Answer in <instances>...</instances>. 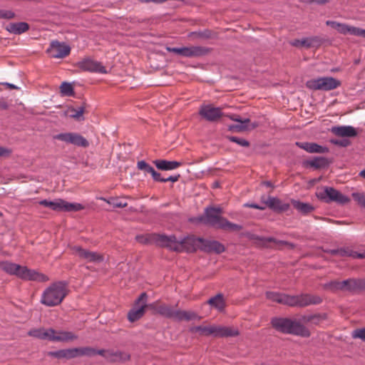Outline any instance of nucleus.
<instances>
[{"label":"nucleus","instance_id":"338daca9","mask_svg":"<svg viewBox=\"0 0 365 365\" xmlns=\"http://www.w3.org/2000/svg\"><path fill=\"white\" fill-rule=\"evenodd\" d=\"M51 200H41L39 202V204L41 205H43L45 207H51Z\"/></svg>","mask_w":365,"mask_h":365},{"label":"nucleus","instance_id":"13d9d810","mask_svg":"<svg viewBox=\"0 0 365 365\" xmlns=\"http://www.w3.org/2000/svg\"><path fill=\"white\" fill-rule=\"evenodd\" d=\"M150 175L152 176L154 181L163 182V180L164 178H162L160 173L155 171V169L153 170V172H152Z\"/></svg>","mask_w":365,"mask_h":365},{"label":"nucleus","instance_id":"0eeeda50","mask_svg":"<svg viewBox=\"0 0 365 365\" xmlns=\"http://www.w3.org/2000/svg\"><path fill=\"white\" fill-rule=\"evenodd\" d=\"M317 197L325 202H335L339 205H345L349 202V198L331 187H324L323 190L317 192Z\"/></svg>","mask_w":365,"mask_h":365},{"label":"nucleus","instance_id":"5701e85b","mask_svg":"<svg viewBox=\"0 0 365 365\" xmlns=\"http://www.w3.org/2000/svg\"><path fill=\"white\" fill-rule=\"evenodd\" d=\"M296 145L309 153H327L329 148L316 143L296 142Z\"/></svg>","mask_w":365,"mask_h":365},{"label":"nucleus","instance_id":"de8ad7c7","mask_svg":"<svg viewBox=\"0 0 365 365\" xmlns=\"http://www.w3.org/2000/svg\"><path fill=\"white\" fill-rule=\"evenodd\" d=\"M351 195L359 205L365 207V194L360 192H353Z\"/></svg>","mask_w":365,"mask_h":365},{"label":"nucleus","instance_id":"a211bd4d","mask_svg":"<svg viewBox=\"0 0 365 365\" xmlns=\"http://www.w3.org/2000/svg\"><path fill=\"white\" fill-rule=\"evenodd\" d=\"M54 211H78L83 209V206L80 203L68 202L61 199H57L51 202L50 207Z\"/></svg>","mask_w":365,"mask_h":365},{"label":"nucleus","instance_id":"79ce46f5","mask_svg":"<svg viewBox=\"0 0 365 365\" xmlns=\"http://www.w3.org/2000/svg\"><path fill=\"white\" fill-rule=\"evenodd\" d=\"M137 168L144 173V175L151 174L154 168L147 163L145 160H140L137 163Z\"/></svg>","mask_w":365,"mask_h":365},{"label":"nucleus","instance_id":"423d86ee","mask_svg":"<svg viewBox=\"0 0 365 365\" xmlns=\"http://www.w3.org/2000/svg\"><path fill=\"white\" fill-rule=\"evenodd\" d=\"M340 81L333 77H319L307 81L306 86L314 91H331L340 86Z\"/></svg>","mask_w":365,"mask_h":365},{"label":"nucleus","instance_id":"b1692460","mask_svg":"<svg viewBox=\"0 0 365 365\" xmlns=\"http://www.w3.org/2000/svg\"><path fill=\"white\" fill-rule=\"evenodd\" d=\"M54 333V329L52 328H38L32 329L28 331V335L41 340H48L51 341L52 334Z\"/></svg>","mask_w":365,"mask_h":365},{"label":"nucleus","instance_id":"e2e57ef3","mask_svg":"<svg viewBox=\"0 0 365 365\" xmlns=\"http://www.w3.org/2000/svg\"><path fill=\"white\" fill-rule=\"evenodd\" d=\"M328 1L329 0H307L308 4H316L319 5L324 4Z\"/></svg>","mask_w":365,"mask_h":365},{"label":"nucleus","instance_id":"2f4dec72","mask_svg":"<svg viewBox=\"0 0 365 365\" xmlns=\"http://www.w3.org/2000/svg\"><path fill=\"white\" fill-rule=\"evenodd\" d=\"M26 277L25 281H35L44 282L48 281V277L43 273L38 272L35 269H29L26 270Z\"/></svg>","mask_w":365,"mask_h":365},{"label":"nucleus","instance_id":"c9c22d12","mask_svg":"<svg viewBox=\"0 0 365 365\" xmlns=\"http://www.w3.org/2000/svg\"><path fill=\"white\" fill-rule=\"evenodd\" d=\"M339 256L341 257H350L356 259H365V251L363 252H358L351 250L350 248H339Z\"/></svg>","mask_w":365,"mask_h":365},{"label":"nucleus","instance_id":"1a4fd4ad","mask_svg":"<svg viewBox=\"0 0 365 365\" xmlns=\"http://www.w3.org/2000/svg\"><path fill=\"white\" fill-rule=\"evenodd\" d=\"M332 290L354 291L364 287V282L361 279L350 278L341 282L333 281L326 284Z\"/></svg>","mask_w":365,"mask_h":365},{"label":"nucleus","instance_id":"393cba45","mask_svg":"<svg viewBox=\"0 0 365 365\" xmlns=\"http://www.w3.org/2000/svg\"><path fill=\"white\" fill-rule=\"evenodd\" d=\"M226 116L228 117L232 120L237 123V124L229 125L228 126L229 130L236 131V132H242L244 130H246L248 128V125L250 121L249 118H245L242 120L239 116L230 115H226Z\"/></svg>","mask_w":365,"mask_h":365},{"label":"nucleus","instance_id":"864d4df0","mask_svg":"<svg viewBox=\"0 0 365 365\" xmlns=\"http://www.w3.org/2000/svg\"><path fill=\"white\" fill-rule=\"evenodd\" d=\"M330 142L336 145H339L341 147H346L349 144V141L348 140H339V139H331Z\"/></svg>","mask_w":365,"mask_h":365},{"label":"nucleus","instance_id":"c756f323","mask_svg":"<svg viewBox=\"0 0 365 365\" xmlns=\"http://www.w3.org/2000/svg\"><path fill=\"white\" fill-rule=\"evenodd\" d=\"M75 348L49 351L48 355L57 359H73L76 357Z\"/></svg>","mask_w":365,"mask_h":365},{"label":"nucleus","instance_id":"c03bdc74","mask_svg":"<svg viewBox=\"0 0 365 365\" xmlns=\"http://www.w3.org/2000/svg\"><path fill=\"white\" fill-rule=\"evenodd\" d=\"M185 311L174 309L173 314L171 319L175 321L181 322L185 320Z\"/></svg>","mask_w":365,"mask_h":365},{"label":"nucleus","instance_id":"f3484780","mask_svg":"<svg viewBox=\"0 0 365 365\" xmlns=\"http://www.w3.org/2000/svg\"><path fill=\"white\" fill-rule=\"evenodd\" d=\"M98 354L103 356L108 361L112 362L116 361H125L129 360L130 355L124 351H111V350H104V349H95V355Z\"/></svg>","mask_w":365,"mask_h":365},{"label":"nucleus","instance_id":"3c124183","mask_svg":"<svg viewBox=\"0 0 365 365\" xmlns=\"http://www.w3.org/2000/svg\"><path fill=\"white\" fill-rule=\"evenodd\" d=\"M201 319V317H200L197 313L192 311H185V320L190 321V320H200Z\"/></svg>","mask_w":365,"mask_h":365},{"label":"nucleus","instance_id":"49530a36","mask_svg":"<svg viewBox=\"0 0 365 365\" xmlns=\"http://www.w3.org/2000/svg\"><path fill=\"white\" fill-rule=\"evenodd\" d=\"M107 202L110 204L113 207H125L128 205V203L120 199H112L108 200Z\"/></svg>","mask_w":365,"mask_h":365},{"label":"nucleus","instance_id":"f257e3e1","mask_svg":"<svg viewBox=\"0 0 365 365\" xmlns=\"http://www.w3.org/2000/svg\"><path fill=\"white\" fill-rule=\"evenodd\" d=\"M221 207H209L205 210L203 215L198 217V221L217 228L225 230H240L242 226L232 223L221 216Z\"/></svg>","mask_w":365,"mask_h":365},{"label":"nucleus","instance_id":"37998d69","mask_svg":"<svg viewBox=\"0 0 365 365\" xmlns=\"http://www.w3.org/2000/svg\"><path fill=\"white\" fill-rule=\"evenodd\" d=\"M349 34L356 36H362L364 37L365 29H362L360 28L348 26L346 34Z\"/></svg>","mask_w":365,"mask_h":365},{"label":"nucleus","instance_id":"4468645a","mask_svg":"<svg viewBox=\"0 0 365 365\" xmlns=\"http://www.w3.org/2000/svg\"><path fill=\"white\" fill-rule=\"evenodd\" d=\"M0 267L2 270L9 274L15 275L22 280L26 279L27 274L26 270H28L27 267L21 266L19 264L6 261L0 262Z\"/></svg>","mask_w":365,"mask_h":365},{"label":"nucleus","instance_id":"69168bd1","mask_svg":"<svg viewBox=\"0 0 365 365\" xmlns=\"http://www.w3.org/2000/svg\"><path fill=\"white\" fill-rule=\"evenodd\" d=\"M199 36L207 38L210 36V32L207 30L198 33Z\"/></svg>","mask_w":365,"mask_h":365},{"label":"nucleus","instance_id":"473e14b6","mask_svg":"<svg viewBox=\"0 0 365 365\" xmlns=\"http://www.w3.org/2000/svg\"><path fill=\"white\" fill-rule=\"evenodd\" d=\"M207 302L211 307L215 308L219 312L223 311L225 307L223 295L220 293L211 297Z\"/></svg>","mask_w":365,"mask_h":365},{"label":"nucleus","instance_id":"bb28decb","mask_svg":"<svg viewBox=\"0 0 365 365\" xmlns=\"http://www.w3.org/2000/svg\"><path fill=\"white\" fill-rule=\"evenodd\" d=\"M77 339V336L71 331H56L54 329V333L52 334L51 341L66 342L73 341Z\"/></svg>","mask_w":365,"mask_h":365},{"label":"nucleus","instance_id":"dca6fc26","mask_svg":"<svg viewBox=\"0 0 365 365\" xmlns=\"http://www.w3.org/2000/svg\"><path fill=\"white\" fill-rule=\"evenodd\" d=\"M73 253L81 259L87 262H101L103 261V257L96 252H91L88 250L83 249L81 247L75 246L73 247Z\"/></svg>","mask_w":365,"mask_h":365},{"label":"nucleus","instance_id":"bf43d9fd","mask_svg":"<svg viewBox=\"0 0 365 365\" xmlns=\"http://www.w3.org/2000/svg\"><path fill=\"white\" fill-rule=\"evenodd\" d=\"M313 316H319V318H314L312 324H318L320 322L324 320L327 318L326 314H313Z\"/></svg>","mask_w":365,"mask_h":365},{"label":"nucleus","instance_id":"4be33fe9","mask_svg":"<svg viewBox=\"0 0 365 365\" xmlns=\"http://www.w3.org/2000/svg\"><path fill=\"white\" fill-rule=\"evenodd\" d=\"M200 250L206 252L220 254L225 251V246L218 241L202 238Z\"/></svg>","mask_w":365,"mask_h":365},{"label":"nucleus","instance_id":"a18cd8bd","mask_svg":"<svg viewBox=\"0 0 365 365\" xmlns=\"http://www.w3.org/2000/svg\"><path fill=\"white\" fill-rule=\"evenodd\" d=\"M84 112V108L80 107L77 110L72 109L71 113L69 115L71 118H74L76 120H81L83 119V114Z\"/></svg>","mask_w":365,"mask_h":365},{"label":"nucleus","instance_id":"20e7f679","mask_svg":"<svg viewBox=\"0 0 365 365\" xmlns=\"http://www.w3.org/2000/svg\"><path fill=\"white\" fill-rule=\"evenodd\" d=\"M66 294V284L63 282H56L43 292L40 302L46 307H55L62 302Z\"/></svg>","mask_w":365,"mask_h":365},{"label":"nucleus","instance_id":"052dcab7","mask_svg":"<svg viewBox=\"0 0 365 365\" xmlns=\"http://www.w3.org/2000/svg\"><path fill=\"white\" fill-rule=\"evenodd\" d=\"M179 178H180V175H170L168 178H164L163 180V182H169V181L175 182L178 180Z\"/></svg>","mask_w":365,"mask_h":365},{"label":"nucleus","instance_id":"9d476101","mask_svg":"<svg viewBox=\"0 0 365 365\" xmlns=\"http://www.w3.org/2000/svg\"><path fill=\"white\" fill-rule=\"evenodd\" d=\"M322 299L317 295L302 294L299 295H290L289 307H304L312 304H318Z\"/></svg>","mask_w":365,"mask_h":365},{"label":"nucleus","instance_id":"09e8293b","mask_svg":"<svg viewBox=\"0 0 365 365\" xmlns=\"http://www.w3.org/2000/svg\"><path fill=\"white\" fill-rule=\"evenodd\" d=\"M351 336L354 339H360L365 341V328L354 330L351 333Z\"/></svg>","mask_w":365,"mask_h":365},{"label":"nucleus","instance_id":"f03ea898","mask_svg":"<svg viewBox=\"0 0 365 365\" xmlns=\"http://www.w3.org/2000/svg\"><path fill=\"white\" fill-rule=\"evenodd\" d=\"M163 240L167 242L166 247L170 250L176 252H193L197 248L200 250L202 237H195L194 236H185L177 238L175 235H168L167 237H163Z\"/></svg>","mask_w":365,"mask_h":365},{"label":"nucleus","instance_id":"39448f33","mask_svg":"<svg viewBox=\"0 0 365 365\" xmlns=\"http://www.w3.org/2000/svg\"><path fill=\"white\" fill-rule=\"evenodd\" d=\"M190 331L192 333L199 332L202 336H212L219 338L237 336L240 334L237 328L220 325L195 326L191 327Z\"/></svg>","mask_w":365,"mask_h":365},{"label":"nucleus","instance_id":"a878e982","mask_svg":"<svg viewBox=\"0 0 365 365\" xmlns=\"http://www.w3.org/2000/svg\"><path fill=\"white\" fill-rule=\"evenodd\" d=\"M265 296L267 299L272 302L289 306V294L278 292H267Z\"/></svg>","mask_w":365,"mask_h":365},{"label":"nucleus","instance_id":"412c9836","mask_svg":"<svg viewBox=\"0 0 365 365\" xmlns=\"http://www.w3.org/2000/svg\"><path fill=\"white\" fill-rule=\"evenodd\" d=\"M168 235L159 234L141 235H137L135 240L141 244L155 243V245L166 247L167 242L163 240V237H167Z\"/></svg>","mask_w":365,"mask_h":365},{"label":"nucleus","instance_id":"6e6552de","mask_svg":"<svg viewBox=\"0 0 365 365\" xmlns=\"http://www.w3.org/2000/svg\"><path fill=\"white\" fill-rule=\"evenodd\" d=\"M167 51L183 57L194 58L207 55L210 51V49L204 46H192L180 48L167 47Z\"/></svg>","mask_w":365,"mask_h":365},{"label":"nucleus","instance_id":"4c0bfd02","mask_svg":"<svg viewBox=\"0 0 365 365\" xmlns=\"http://www.w3.org/2000/svg\"><path fill=\"white\" fill-rule=\"evenodd\" d=\"M326 24L335 29L339 33L341 34H346L348 26L345 24H341L334 21H327Z\"/></svg>","mask_w":365,"mask_h":365},{"label":"nucleus","instance_id":"6ab92c4d","mask_svg":"<svg viewBox=\"0 0 365 365\" xmlns=\"http://www.w3.org/2000/svg\"><path fill=\"white\" fill-rule=\"evenodd\" d=\"M71 48L68 45L58 41H53L51 43L48 52L51 56L55 58H62L70 53Z\"/></svg>","mask_w":365,"mask_h":365},{"label":"nucleus","instance_id":"5fc2aeb1","mask_svg":"<svg viewBox=\"0 0 365 365\" xmlns=\"http://www.w3.org/2000/svg\"><path fill=\"white\" fill-rule=\"evenodd\" d=\"M294 46H299L301 45L302 46L305 47H310L311 46V41L309 38H303L302 40H297L295 42L293 43Z\"/></svg>","mask_w":365,"mask_h":365},{"label":"nucleus","instance_id":"4d7b16f0","mask_svg":"<svg viewBox=\"0 0 365 365\" xmlns=\"http://www.w3.org/2000/svg\"><path fill=\"white\" fill-rule=\"evenodd\" d=\"M319 316H313V314L304 315L302 317L301 320L304 323H312L314 318H319Z\"/></svg>","mask_w":365,"mask_h":365},{"label":"nucleus","instance_id":"e433bc0d","mask_svg":"<svg viewBox=\"0 0 365 365\" xmlns=\"http://www.w3.org/2000/svg\"><path fill=\"white\" fill-rule=\"evenodd\" d=\"M155 311L160 315L165 318L171 319L173 314L174 308L170 305L163 304L158 305L155 308Z\"/></svg>","mask_w":365,"mask_h":365},{"label":"nucleus","instance_id":"f8f14e48","mask_svg":"<svg viewBox=\"0 0 365 365\" xmlns=\"http://www.w3.org/2000/svg\"><path fill=\"white\" fill-rule=\"evenodd\" d=\"M199 115L209 122H215L222 116H226L219 107L212 104H202L199 108Z\"/></svg>","mask_w":365,"mask_h":365},{"label":"nucleus","instance_id":"58836bf2","mask_svg":"<svg viewBox=\"0 0 365 365\" xmlns=\"http://www.w3.org/2000/svg\"><path fill=\"white\" fill-rule=\"evenodd\" d=\"M76 350V354L77 356H95V349L89 346L75 348Z\"/></svg>","mask_w":365,"mask_h":365},{"label":"nucleus","instance_id":"a19ab883","mask_svg":"<svg viewBox=\"0 0 365 365\" xmlns=\"http://www.w3.org/2000/svg\"><path fill=\"white\" fill-rule=\"evenodd\" d=\"M62 96H72L74 94L73 88L70 83L63 82L60 86Z\"/></svg>","mask_w":365,"mask_h":365},{"label":"nucleus","instance_id":"7c9ffc66","mask_svg":"<svg viewBox=\"0 0 365 365\" xmlns=\"http://www.w3.org/2000/svg\"><path fill=\"white\" fill-rule=\"evenodd\" d=\"M29 29V24L26 22L11 23L6 26V30L14 34H21Z\"/></svg>","mask_w":365,"mask_h":365},{"label":"nucleus","instance_id":"8fccbe9b","mask_svg":"<svg viewBox=\"0 0 365 365\" xmlns=\"http://www.w3.org/2000/svg\"><path fill=\"white\" fill-rule=\"evenodd\" d=\"M229 140L231 142H234L242 147H248L250 145L249 142L247 140L244 138H237L235 136L229 137Z\"/></svg>","mask_w":365,"mask_h":365},{"label":"nucleus","instance_id":"f704fd0d","mask_svg":"<svg viewBox=\"0 0 365 365\" xmlns=\"http://www.w3.org/2000/svg\"><path fill=\"white\" fill-rule=\"evenodd\" d=\"M292 203L295 209L303 215H307L314 210V207L309 203L299 200H292Z\"/></svg>","mask_w":365,"mask_h":365},{"label":"nucleus","instance_id":"680f3d73","mask_svg":"<svg viewBox=\"0 0 365 365\" xmlns=\"http://www.w3.org/2000/svg\"><path fill=\"white\" fill-rule=\"evenodd\" d=\"M11 153V150L10 149L0 146V157L8 156Z\"/></svg>","mask_w":365,"mask_h":365},{"label":"nucleus","instance_id":"774afa93","mask_svg":"<svg viewBox=\"0 0 365 365\" xmlns=\"http://www.w3.org/2000/svg\"><path fill=\"white\" fill-rule=\"evenodd\" d=\"M2 84L11 89H19V88L18 86H16V85H14L13 83L5 82V83H2Z\"/></svg>","mask_w":365,"mask_h":365},{"label":"nucleus","instance_id":"aec40b11","mask_svg":"<svg viewBox=\"0 0 365 365\" xmlns=\"http://www.w3.org/2000/svg\"><path fill=\"white\" fill-rule=\"evenodd\" d=\"M261 202L262 204H264L265 207H268L276 212L286 211L289 208V205L288 203L283 202L279 199L274 197L269 196L266 197L265 196H262Z\"/></svg>","mask_w":365,"mask_h":365},{"label":"nucleus","instance_id":"2eb2a0df","mask_svg":"<svg viewBox=\"0 0 365 365\" xmlns=\"http://www.w3.org/2000/svg\"><path fill=\"white\" fill-rule=\"evenodd\" d=\"M147 299L148 296L145 292L140 294L136 301V303L139 304V307H133L128 314V318L130 322H135L143 316L146 307Z\"/></svg>","mask_w":365,"mask_h":365},{"label":"nucleus","instance_id":"ea45409f","mask_svg":"<svg viewBox=\"0 0 365 365\" xmlns=\"http://www.w3.org/2000/svg\"><path fill=\"white\" fill-rule=\"evenodd\" d=\"M253 239L257 240L263 243L274 242L278 245H290L292 247L293 246L292 244L289 243L288 242L282 241V240H277L275 238L272 237H259V236H255V237H253Z\"/></svg>","mask_w":365,"mask_h":365},{"label":"nucleus","instance_id":"0e129e2a","mask_svg":"<svg viewBox=\"0 0 365 365\" xmlns=\"http://www.w3.org/2000/svg\"><path fill=\"white\" fill-rule=\"evenodd\" d=\"M8 107L9 105L7 102L3 98H0V109L5 110L8 108Z\"/></svg>","mask_w":365,"mask_h":365},{"label":"nucleus","instance_id":"ddd939ff","mask_svg":"<svg viewBox=\"0 0 365 365\" xmlns=\"http://www.w3.org/2000/svg\"><path fill=\"white\" fill-rule=\"evenodd\" d=\"M78 67L84 71L106 73V68L98 61L91 58H86L77 63Z\"/></svg>","mask_w":365,"mask_h":365},{"label":"nucleus","instance_id":"603ef678","mask_svg":"<svg viewBox=\"0 0 365 365\" xmlns=\"http://www.w3.org/2000/svg\"><path fill=\"white\" fill-rule=\"evenodd\" d=\"M14 13L9 10L0 9V19H11L14 18Z\"/></svg>","mask_w":365,"mask_h":365},{"label":"nucleus","instance_id":"9b49d317","mask_svg":"<svg viewBox=\"0 0 365 365\" xmlns=\"http://www.w3.org/2000/svg\"><path fill=\"white\" fill-rule=\"evenodd\" d=\"M53 138L78 147L87 148L89 145L88 141L77 133H62L54 135Z\"/></svg>","mask_w":365,"mask_h":365},{"label":"nucleus","instance_id":"6e6d98bb","mask_svg":"<svg viewBox=\"0 0 365 365\" xmlns=\"http://www.w3.org/2000/svg\"><path fill=\"white\" fill-rule=\"evenodd\" d=\"M245 207L254 208V209H257V210H263L265 209L264 204L259 205L257 203H246V204H245Z\"/></svg>","mask_w":365,"mask_h":365},{"label":"nucleus","instance_id":"72a5a7b5","mask_svg":"<svg viewBox=\"0 0 365 365\" xmlns=\"http://www.w3.org/2000/svg\"><path fill=\"white\" fill-rule=\"evenodd\" d=\"M305 165H309L315 169L325 168L328 165L329 162L324 157H314L312 160H307L304 163Z\"/></svg>","mask_w":365,"mask_h":365},{"label":"nucleus","instance_id":"cd10ccee","mask_svg":"<svg viewBox=\"0 0 365 365\" xmlns=\"http://www.w3.org/2000/svg\"><path fill=\"white\" fill-rule=\"evenodd\" d=\"M331 132L341 137H354L357 134L355 128L351 125L334 126Z\"/></svg>","mask_w":365,"mask_h":365},{"label":"nucleus","instance_id":"c85d7f7f","mask_svg":"<svg viewBox=\"0 0 365 365\" xmlns=\"http://www.w3.org/2000/svg\"><path fill=\"white\" fill-rule=\"evenodd\" d=\"M153 163L158 169L161 170H173L181 165L178 161H169L166 160H155Z\"/></svg>","mask_w":365,"mask_h":365},{"label":"nucleus","instance_id":"7ed1b4c3","mask_svg":"<svg viewBox=\"0 0 365 365\" xmlns=\"http://www.w3.org/2000/svg\"><path fill=\"white\" fill-rule=\"evenodd\" d=\"M272 327L277 331L303 337L310 336L309 329L302 324L288 318L275 317L271 321Z\"/></svg>","mask_w":365,"mask_h":365}]
</instances>
